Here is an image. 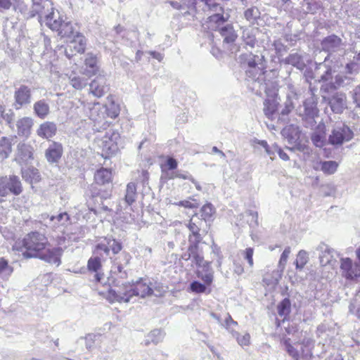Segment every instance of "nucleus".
<instances>
[{"label": "nucleus", "mask_w": 360, "mask_h": 360, "mask_svg": "<svg viewBox=\"0 0 360 360\" xmlns=\"http://www.w3.org/2000/svg\"><path fill=\"white\" fill-rule=\"evenodd\" d=\"M13 250L22 253L25 259L38 258L46 262L58 265L63 249L52 247L45 234L33 231L17 239L12 247Z\"/></svg>", "instance_id": "obj_1"}, {"label": "nucleus", "mask_w": 360, "mask_h": 360, "mask_svg": "<svg viewBox=\"0 0 360 360\" xmlns=\"http://www.w3.org/2000/svg\"><path fill=\"white\" fill-rule=\"evenodd\" d=\"M241 65L245 75L253 81H258L266 73V67L262 59L252 53L241 55Z\"/></svg>", "instance_id": "obj_2"}, {"label": "nucleus", "mask_w": 360, "mask_h": 360, "mask_svg": "<svg viewBox=\"0 0 360 360\" xmlns=\"http://www.w3.org/2000/svg\"><path fill=\"white\" fill-rule=\"evenodd\" d=\"M122 250V243L114 238L104 237L98 240L94 245L92 253L103 259L108 257L111 250L114 255L118 254Z\"/></svg>", "instance_id": "obj_3"}, {"label": "nucleus", "mask_w": 360, "mask_h": 360, "mask_svg": "<svg viewBox=\"0 0 360 360\" xmlns=\"http://www.w3.org/2000/svg\"><path fill=\"white\" fill-rule=\"evenodd\" d=\"M23 191L20 178L16 175L0 176V196L6 197L9 194L19 195Z\"/></svg>", "instance_id": "obj_4"}, {"label": "nucleus", "mask_w": 360, "mask_h": 360, "mask_svg": "<svg viewBox=\"0 0 360 360\" xmlns=\"http://www.w3.org/2000/svg\"><path fill=\"white\" fill-rule=\"evenodd\" d=\"M46 25L61 38H70L74 34V28L71 22L64 20L61 17L54 19L53 16L48 15Z\"/></svg>", "instance_id": "obj_5"}, {"label": "nucleus", "mask_w": 360, "mask_h": 360, "mask_svg": "<svg viewBox=\"0 0 360 360\" xmlns=\"http://www.w3.org/2000/svg\"><path fill=\"white\" fill-rule=\"evenodd\" d=\"M87 39L80 32L73 35L72 39L68 42L65 47V55L69 59L77 55L84 54L86 50Z\"/></svg>", "instance_id": "obj_6"}, {"label": "nucleus", "mask_w": 360, "mask_h": 360, "mask_svg": "<svg viewBox=\"0 0 360 360\" xmlns=\"http://www.w3.org/2000/svg\"><path fill=\"white\" fill-rule=\"evenodd\" d=\"M79 72L82 75L89 78L97 75L100 72L98 55L93 52L87 53L84 56Z\"/></svg>", "instance_id": "obj_7"}, {"label": "nucleus", "mask_w": 360, "mask_h": 360, "mask_svg": "<svg viewBox=\"0 0 360 360\" xmlns=\"http://www.w3.org/2000/svg\"><path fill=\"white\" fill-rule=\"evenodd\" d=\"M342 275L347 280H356L360 278V264L354 262L349 257L340 259Z\"/></svg>", "instance_id": "obj_8"}, {"label": "nucleus", "mask_w": 360, "mask_h": 360, "mask_svg": "<svg viewBox=\"0 0 360 360\" xmlns=\"http://www.w3.org/2000/svg\"><path fill=\"white\" fill-rule=\"evenodd\" d=\"M32 92L30 87L20 85L14 92V107L19 110L31 103Z\"/></svg>", "instance_id": "obj_9"}, {"label": "nucleus", "mask_w": 360, "mask_h": 360, "mask_svg": "<svg viewBox=\"0 0 360 360\" xmlns=\"http://www.w3.org/2000/svg\"><path fill=\"white\" fill-rule=\"evenodd\" d=\"M44 155L49 164L58 163L63 155V144L60 142L52 141L45 150Z\"/></svg>", "instance_id": "obj_10"}, {"label": "nucleus", "mask_w": 360, "mask_h": 360, "mask_svg": "<svg viewBox=\"0 0 360 360\" xmlns=\"http://www.w3.org/2000/svg\"><path fill=\"white\" fill-rule=\"evenodd\" d=\"M113 174L111 168L101 167L96 169L94 174V184L97 186L112 184Z\"/></svg>", "instance_id": "obj_11"}, {"label": "nucleus", "mask_w": 360, "mask_h": 360, "mask_svg": "<svg viewBox=\"0 0 360 360\" xmlns=\"http://www.w3.org/2000/svg\"><path fill=\"white\" fill-rule=\"evenodd\" d=\"M57 131L58 128L55 122L46 121L39 125L36 133L39 137L49 140L56 135Z\"/></svg>", "instance_id": "obj_12"}, {"label": "nucleus", "mask_w": 360, "mask_h": 360, "mask_svg": "<svg viewBox=\"0 0 360 360\" xmlns=\"http://www.w3.org/2000/svg\"><path fill=\"white\" fill-rule=\"evenodd\" d=\"M34 120L30 117H22L16 122L18 135L20 137L28 138L32 131Z\"/></svg>", "instance_id": "obj_13"}, {"label": "nucleus", "mask_w": 360, "mask_h": 360, "mask_svg": "<svg viewBox=\"0 0 360 360\" xmlns=\"http://www.w3.org/2000/svg\"><path fill=\"white\" fill-rule=\"evenodd\" d=\"M118 150L117 142L112 137H105L102 142L101 156L105 160L112 158Z\"/></svg>", "instance_id": "obj_14"}, {"label": "nucleus", "mask_w": 360, "mask_h": 360, "mask_svg": "<svg viewBox=\"0 0 360 360\" xmlns=\"http://www.w3.org/2000/svg\"><path fill=\"white\" fill-rule=\"evenodd\" d=\"M33 146L25 142H20L17 146V159L20 162H27L34 159Z\"/></svg>", "instance_id": "obj_15"}, {"label": "nucleus", "mask_w": 360, "mask_h": 360, "mask_svg": "<svg viewBox=\"0 0 360 360\" xmlns=\"http://www.w3.org/2000/svg\"><path fill=\"white\" fill-rule=\"evenodd\" d=\"M79 341H84L86 349L91 352L100 343L105 345L108 342V339L101 334L90 333L86 335L84 338H80L77 342Z\"/></svg>", "instance_id": "obj_16"}, {"label": "nucleus", "mask_w": 360, "mask_h": 360, "mask_svg": "<svg viewBox=\"0 0 360 360\" xmlns=\"http://www.w3.org/2000/svg\"><path fill=\"white\" fill-rule=\"evenodd\" d=\"M219 11V12L213 15H210L207 18L206 22L208 23L209 28H211L212 30H217L219 27L221 25L224 23L226 21V19L224 18V9L223 6H221L220 4L215 8V10H213L212 11Z\"/></svg>", "instance_id": "obj_17"}, {"label": "nucleus", "mask_w": 360, "mask_h": 360, "mask_svg": "<svg viewBox=\"0 0 360 360\" xmlns=\"http://www.w3.org/2000/svg\"><path fill=\"white\" fill-rule=\"evenodd\" d=\"M112 189L110 190H91V195L89 196V199L87 201V206L89 210L94 214H97V210L96 209V203L95 200L97 197L101 196L102 198L107 199L111 195Z\"/></svg>", "instance_id": "obj_18"}, {"label": "nucleus", "mask_w": 360, "mask_h": 360, "mask_svg": "<svg viewBox=\"0 0 360 360\" xmlns=\"http://www.w3.org/2000/svg\"><path fill=\"white\" fill-rule=\"evenodd\" d=\"M109 90V86L101 83L98 79H93L89 84V93L96 98L103 97Z\"/></svg>", "instance_id": "obj_19"}, {"label": "nucleus", "mask_w": 360, "mask_h": 360, "mask_svg": "<svg viewBox=\"0 0 360 360\" xmlns=\"http://www.w3.org/2000/svg\"><path fill=\"white\" fill-rule=\"evenodd\" d=\"M342 44V39L335 34H331L325 37L321 41V46L324 51H335Z\"/></svg>", "instance_id": "obj_20"}, {"label": "nucleus", "mask_w": 360, "mask_h": 360, "mask_svg": "<svg viewBox=\"0 0 360 360\" xmlns=\"http://www.w3.org/2000/svg\"><path fill=\"white\" fill-rule=\"evenodd\" d=\"M33 110L35 115L40 119H45L50 113L49 105L44 99L35 102Z\"/></svg>", "instance_id": "obj_21"}, {"label": "nucleus", "mask_w": 360, "mask_h": 360, "mask_svg": "<svg viewBox=\"0 0 360 360\" xmlns=\"http://www.w3.org/2000/svg\"><path fill=\"white\" fill-rule=\"evenodd\" d=\"M15 113L11 109L7 110L6 105L0 102V122L4 121L11 129L13 127Z\"/></svg>", "instance_id": "obj_22"}, {"label": "nucleus", "mask_w": 360, "mask_h": 360, "mask_svg": "<svg viewBox=\"0 0 360 360\" xmlns=\"http://www.w3.org/2000/svg\"><path fill=\"white\" fill-rule=\"evenodd\" d=\"M101 295H103V297L106 300H108L110 303L113 304L115 302L127 303L134 296L139 295V294H123V296L121 294H101Z\"/></svg>", "instance_id": "obj_23"}, {"label": "nucleus", "mask_w": 360, "mask_h": 360, "mask_svg": "<svg viewBox=\"0 0 360 360\" xmlns=\"http://www.w3.org/2000/svg\"><path fill=\"white\" fill-rule=\"evenodd\" d=\"M22 178L30 184H36L41 181V175L39 171L34 167H30L22 172Z\"/></svg>", "instance_id": "obj_24"}, {"label": "nucleus", "mask_w": 360, "mask_h": 360, "mask_svg": "<svg viewBox=\"0 0 360 360\" xmlns=\"http://www.w3.org/2000/svg\"><path fill=\"white\" fill-rule=\"evenodd\" d=\"M219 33L224 38L226 44H233L237 39L238 35L231 25H227L219 29Z\"/></svg>", "instance_id": "obj_25"}, {"label": "nucleus", "mask_w": 360, "mask_h": 360, "mask_svg": "<svg viewBox=\"0 0 360 360\" xmlns=\"http://www.w3.org/2000/svg\"><path fill=\"white\" fill-rule=\"evenodd\" d=\"M13 144L11 139L7 136L0 139V158H7L12 152Z\"/></svg>", "instance_id": "obj_26"}, {"label": "nucleus", "mask_w": 360, "mask_h": 360, "mask_svg": "<svg viewBox=\"0 0 360 360\" xmlns=\"http://www.w3.org/2000/svg\"><path fill=\"white\" fill-rule=\"evenodd\" d=\"M151 281L146 278H141L134 284V292H153Z\"/></svg>", "instance_id": "obj_27"}, {"label": "nucleus", "mask_w": 360, "mask_h": 360, "mask_svg": "<svg viewBox=\"0 0 360 360\" xmlns=\"http://www.w3.org/2000/svg\"><path fill=\"white\" fill-rule=\"evenodd\" d=\"M188 239L189 243L188 247V251L189 253L187 255V257L185 256L184 258L186 259H188L190 257H191V255L198 253L200 249V244L202 240V237H188Z\"/></svg>", "instance_id": "obj_28"}, {"label": "nucleus", "mask_w": 360, "mask_h": 360, "mask_svg": "<svg viewBox=\"0 0 360 360\" xmlns=\"http://www.w3.org/2000/svg\"><path fill=\"white\" fill-rule=\"evenodd\" d=\"M278 315L285 321L291 311V303L289 299H283L277 306Z\"/></svg>", "instance_id": "obj_29"}, {"label": "nucleus", "mask_w": 360, "mask_h": 360, "mask_svg": "<svg viewBox=\"0 0 360 360\" xmlns=\"http://www.w3.org/2000/svg\"><path fill=\"white\" fill-rule=\"evenodd\" d=\"M165 333L161 329H155L150 332L147 335L146 345H148L150 342L155 345L162 342L164 339Z\"/></svg>", "instance_id": "obj_30"}, {"label": "nucleus", "mask_w": 360, "mask_h": 360, "mask_svg": "<svg viewBox=\"0 0 360 360\" xmlns=\"http://www.w3.org/2000/svg\"><path fill=\"white\" fill-rule=\"evenodd\" d=\"M136 186L134 183H129L127 186L124 200L129 205H131L136 200Z\"/></svg>", "instance_id": "obj_31"}, {"label": "nucleus", "mask_w": 360, "mask_h": 360, "mask_svg": "<svg viewBox=\"0 0 360 360\" xmlns=\"http://www.w3.org/2000/svg\"><path fill=\"white\" fill-rule=\"evenodd\" d=\"M321 170L327 175L334 174L338 167V163L335 161H324L320 162Z\"/></svg>", "instance_id": "obj_32"}, {"label": "nucleus", "mask_w": 360, "mask_h": 360, "mask_svg": "<svg viewBox=\"0 0 360 360\" xmlns=\"http://www.w3.org/2000/svg\"><path fill=\"white\" fill-rule=\"evenodd\" d=\"M102 258L94 255L91 257L87 262V269L89 271L97 272L102 267Z\"/></svg>", "instance_id": "obj_33"}, {"label": "nucleus", "mask_w": 360, "mask_h": 360, "mask_svg": "<svg viewBox=\"0 0 360 360\" xmlns=\"http://www.w3.org/2000/svg\"><path fill=\"white\" fill-rule=\"evenodd\" d=\"M309 261L308 255L304 250H300L297 254L295 261V267L297 269L302 270Z\"/></svg>", "instance_id": "obj_34"}, {"label": "nucleus", "mask_w": 360, "mask_h": 360, "mask_svg": "<svg viewBox=\"0 0 360 360\" xmlns=\"http://www.w3.org/2000/svg\"><path fill=\"white\" fill-rule=\"evenodd\" d=\"M98 349L101 352V354L98 356L100 360H106L108 354L112 353L115 349L114 345L110 344L108 340L105 345L100 343Z\"/></svg>", "instance_id": "obj_35"}, {"label": "nucleus", "mask_w": 360, "mask_h": 360, "mask_svg": "<svg viewBox=\"0 0 360 360\" xmlns=\"http://www.w3.org/2000/svg\"><path fill=\"white\" fill-rule=\"evenodd\" d=\"M200 212L202 219L207 221L214 216L215 214V208L211 203L207 202L201 207Z\"/></svg>", "instance_id": "obj_36"}, {"label": "nucleus", "mask_w": 360, "mask_h": 360, "mask_svg": "<svg viewBox=\"0 0 360 360\" xmlns=\"http://www.w3.org/2000/svg\"><path fill=\"white\" fill-rule=\"evenodd\" d=\"M278 274L276 271L266 272L263 277V283L266 285H275L278 281Z\"/></svg>", "instance_id": "obj_37"}, {"label": "nucleus", "mask_w": 360, "mask_h": 360, "mask_svg": "<svg viewBox=\"0 0 360 360\" xmlns=\"http://www.w3.org/2000/svg\"><path fill=\"white\" fill-rule=\"evenodd\" d=\"M174 205L179 207H183L186 209H195L199 207L198 201L196 199L191 197L188 198L186 200L175 202Z\"/></svg>", "instance_id": "obj_38"}, {"label": "nucleus", "mask_w": 360, "mask_h": 360, "mask_svg": "<svg viewBox=\"0 0 360 360\" xmlns=\"http://www.w3.org/2000/svg\"><path fill=\"white\" fill-rule=\"evenodd\" d=\"M199 222L200 221H195L193 217L189 220L187 224V228L191 231L188 237L201 236L200 233V228Z\"/></svg>", "instance_id": "obj_39"}, {"label": "nucleus", "mask_w": 360, "mask_h": 360, "mask_svg": "<svg viewBox=\"0 0 360 360\" xmlns=\"http://www.w3.org/2000/svg\"><path fill=\"white\" fill-rule=\"evenodd\" d=\"M177 160L171 156H167L165 163L160 165V168L162 172L166 170H174L177 168Z\"/></svg>", "instance_id": "obj_40"}, {"label": "nucleus", "mask_w": 360, "mask_h": 360, "mask_svg": "<svg viewBox=\"0 0 360 360\" xmlns=\"http://www.w3.org/2000/svg\"><path fill=\"white\" fill-rule=\"evenodd\" d=\"M349 311L360 319V294H356L349 305Z\"/></svg>", "instance_id": "obj_41"}, {"label": "nucleus", "mask_w": 360, "mask_h": 360, "mask_svg": "<svg viewBox=\"0 0 360 360\" xmlns=\"http://www.w3.org/2000/svg\"><path fill=\"white\" fill-rule=\"evenodd\" d=\"M277 110L276 105L271 100L266 99L264 102V112L266 117H271Z\"/></svg>", "instance_id": "obj_42"}, {"label": "nucleus", "mask_w": 360, "mask_h": 360, "mask_svg": "<svg viewBox=\"0 0 360 360\" xmlns=\"http://www.w3.org/2000/svg\"><path fill=\"white\" fill-rule=\"evenodd\" d=\"M345 137L342 132L334 130L329 136V142L333 145L342 144Z\"/></svg>", "instance_id": "obj_43"}, {"label": "nucleus", "mask_w": 360, "mask_h": 360, "mask_svg": "<svg viewBox=\"0 0 360 360\" xmlns=\"http://www.w3.org/2000/svg\"><path fill=\"white\" fill-rule=\"evenodd\" d=\"M221 326L225 327L233 335L236 332L235 331V328L238 326V323L235 321L229 314H227V316L226 317L224 323H221Z\"/></svg>", "instance_id": "obj_44"}, {"label": "nucleus", "mask_w": 360, "mask_h": 360, "mask_svg": "<svg viewBox=\"0 0 360 360\" xmlns=\"http://www.w3.org/2000/svg\"><path fill=\"white\" fill-rule=\"evenodd\" d=\"M259 9L256 7L248 8L244 13L245 18L248 21L256 20L259 17Z\"/></svg>", "instance_id": "obj_45"}, {"label": "nucleus", "mask_w": 360, "mask_h": 360, "mask_svg": "<svg viewBox=\"0 0 360 360\" xmlns=\"http://www.w3.org/2000/svg\"><path fill=\"white\" fill-rule=\"evenodd\" d=\"M233 336L236 338L238 343L242 347L248 346L250 344V336L248 333L240 335L236 332Z\"/></svg>", "instance_id": "obj_46"}, {"label": "nucleus", "mask_w": 360, "mask_h": 360, "mask_svg": "<svg viewBox=\"0 0 360 360\" xmlns=\"http://www.w3.org/2000/svg\"><path fill=\"white\" fill-rule=\"evenodd\" d=\"M13 271V268L8 264V262L4 257L0 258V274L6 272L8 275H11Z\"/></svg>", "instance_id": "obj_47"}, {"label": "nucleus", "mask_w": 360, "mask_h": 360, "mask_svg": "<svg viewBox=\"0 0 360 360\" xmlns=\"http://www.w3.org/2000/svg\"><path fill=\"white\" fill-rule=\"evenodd\" d=\"M335 103L338 105V107L340 108V110L342 109L345 103V98L339 97L338 96L333 97L331 100V109L333 111L339 110L338 108L335 106Z\"/></svg>", "instance_id": "obj_48"}, {"label": "nucleus", "mask_w": 360, "mask_h": 360, "mask_svg": "<svg viewBox=\"0 0 360 360\" xmlns=\"http://www.w3.org/2000/svg\"><path fill=\"white\" fill-rule=\"evenodd\" d=\"M350 94L356 107L360 108V85L355 86Z\"/></svg>", "instance_id": "obj_49"}, {"label": "nucleus", "mask_w": 360, "mask_h": 360, "mask_svg": "<svg viewBox=\"0 0 360 360\" xmlns=\"http://www.w3.org/2000/svg\"><path fill=\"white\" fill-rule=\"evenodd\" d=\"M70 84L73 88L77 90H81L86 86L84 80L79 77H72L70 79Z\"/></svg>", "instance_id": "obj_50"}, {"label": "nucleus", "mask_w": 360, "mask_h": 360, "mask_svg": "<svg viewBox=\"0 0 360 360\" xmlns=\"http://www.w3.org/2000/svg\"><path fill=\"white\" fill-rule=\"evenodd\" d=\"M291 252V249L290 247H286L282 254L281 255L280 259L278 262L279 266H282L283 268L285 267V264H287L289 255Z\"/></svg>", "instance_id": "obj_51"}, {"label": "nucleus", "mask_w": 360, "mask_h": 360, "mask_svg": "<svg viewBox=\"0 0 360 360\" xmlns=\"http://www.w3.org/2000/svg\"><path fill=\"white\" fill-rule=\"evenodd\" d=\"M208 288L205 286V285H203L202 283H200L198 281H194L191 284V290L193 292H204Z\"/></svg>", "instance_id": "obj_52"}, {"label": "nucleus", "mask_w": 360, "mask_h": 360, "mask_svg": "<svg viewBox=\"0 0 360 360\" xmlns=\"http://www.w3.org/2000/svg\"><path fill=\"white\" fill-rule=\"evenodd\" d=\"M198 276L203 281V285H205V286L209 288L213 281V273L208 271L205 274ZM208 290H210V289Z\"/></svg>", "instance_id": "obj_53"}, {"label": "nucleus", "mask_w": 360, "mask_h": 360, "mask_svg": "<svg viewBox=\"0 0 360 360\" xmlns=\"http://www.w3.org/2000/svg\"><path fill=\"white\" fill-rule=\"evenodd\" d=\"M253 253H254V250L252 248H248L244 251V258L248 260V262L250 267L253 266V264H254Z\"/></svg>", "instance_id": "obj_54"}, {"label": "nucleus", "mask_w": 360, "mask_h": 360, "mask_svg": "<svg viewBox=\"0 0 360 360\" xmlns=\"http://www.w3.org/2000/svg\"><path fill=\"white\" fill-rule=\"evenodd\" d=\"M343 81L344 80H343V78L342 77V76H340V75L336 76L335 77V83L330 82L328 84H327V86H328L327 89L328 90L336 89L338 88V86H340L343 83Z\"/></svg>", "instance_id": "obj_55"}, {"label": "nucleus", "mask_w": 360, "mask_h": 360, "mask_svg": "<svg viewBox=\"0 0 360 360\" xmlns=\"http://www.w3.org/2000/svg\"><path fill=\"white\" fill-rule=\"evenodd\" d=\"M312 142L316 147H323L325 144V141L321 135L314 134L311 137Z\"/></svg>", "instance_id": "obj_56"}, {"label": "nucleus", "mask_w": 360, "mask_h": 360, "mask_svg": "<svg viewBox=\"0 0 360 360\" xmlns=\"http://www.w3.org/2000/svg\"><path fill=\"white\" fill-rule=\"evenodd\" d=\"M333 79V70L330 67H329L326 71L321 75L320 82H328L331 81Z\"/></svg>", "instance_id": "obj_57"}, {"label": "nucleus", "mask_w": 360, "mask_h": 360, "mask_svg": "<svg viewBox=\"0 0 360 360\" xmlns=\"http://www.w3.org/2000/svg\"><path fill=\"white\" fill-rule=\"evenodd\" d=\"M107 116L112 119H115L120 114V110L118 108H114L112 109H108L106 111Z\"/></svg>", "instance_id": "obj_58"}, {"label": "nucleus", "mask_w": 360, "mask_h": 360, "mask_svg": "<svg viewBox=\"0 0 360 360\" xmlns=\"http://www.w3.org/2000/svg\"><path fill=\"white\" fill-rule=\"evenodd\" d=\"M167 179H188V176L186 174H181L179 172H173L167 176Z\"/></svg>", "instance_id": "obj_59"}, {"label": "nucleus", "mask_w": 360, "mask_h": 360, "mask_svg": "<svg viewBox=\"0 0 360 360\" xmlns=\"http://www.w3.org/2000/svg\"><path fill=\"white\" fill-rule=\"evenodd\" d=\"M11 5V0H0V12L9 9Z\"/></svg>", "instance_id": "obj_60"}, {"label": "nucleus", "mask_w": 360, "mask_h": 360, "mask_svg": "<svg viewBox=\"0 0 360 360\" xmlns=\"http://www.w3.org/2000/svg\"><path fill=\"white\" fill-rule=\"evenodd\" d=\"M287 352L292 357H293L296 360L298 359V352L292 345H288L287 347Z\"/></svg>", "instance_id": "obj_61"}, {"label": "nucleus", "mask_w": 360, "mask_h": 360, "mask_svg": "<svg viewBox=\"0 0 360 360\" xmlns=\"http://www.w3.org/2000/svg\"><path fill=\"white\" fill-rule=\"evenodd\" d=\"M191 257L193 258L195 264L198 266H200L204 262L203 257L200 255L199 253L194 254L191 255Z\"/></svg>", "instance_id": "obj_62"}, {"label": "nucleus", "mask_w": 360, "mask_h": 360, "mask_svg": "<svg viewBox=\"0 0 360 360\" xmlns=\"http://www.w3.org/2000/svg\"><path fill=\"white\" fill-rule=\"evenodd\" d=\"M296 59H300V56L297 54H291L287 58L288 63L294 64Z\"/></svg>", "instance_id": "obj_63"}, {"label": "nucleus", "mask_w": 360, "mask_h": 360, "mask_svg": "<svg viewBox=\"0 0 360 360\" xmlns=\"http://www.w3.org/2000/svg\"><path fill=\"white\" fill-rule=\"evenodd\" d=\"M234 271L238 274V275H240L241 274L243 273L244 271V269L243 267V266L241 264H235V267H234Z\"/></svg>", "instance_id": "obj_64"}]
</instances>
